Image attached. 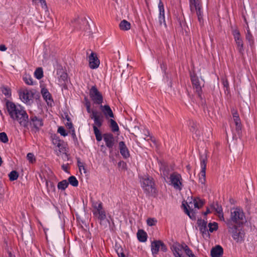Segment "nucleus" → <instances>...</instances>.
I'll list each match as a JSON object with an SVG mask.
<instances>
[{
    "instance_id": "obj_1",
    "label": "nucleus",
    "mask_w": 257,
    "mask_h": 257,
    "mask_svg": "<svg viewBox=\"0 0 257 257\" xmlns=\"http://www.w3.org/2000/svg\"><path fill=\"white\" fill-rule=\"evenodd\" d=\"M6 107L9 114L13 120L18 122L21 126H27L29 117L23 107L12 101H7Z\"/></svg>"
},
{
    "instance_id": "obj_2",
    "label": "nucleus",
    "mask_w": 257,
    "mask_h": 257,
    "mask_svg": "<svg viewBox=\"0 0 257 257\" xmlns=\"http://www.w3.org/2000/svg\"><path fill=\"white\" fill-rule=\"evenodd\" d=\"M245 221V217L242 209L239 207H234L231 209L230 218L226 223L227 227H229V224L231 226H239Z\"/></svg>"
},
{
    "instance_id": "obj_3",
    "label": "nucleus",
    "mask_w": 257,
    "mask_h": 257,
    "mask_svg": "<svg viewBox=\"0 0 257 257\" xmlns=\"http://www.w3.org/2000/svg\"><path fill=\"white\" fill-rule=\"evenodd\" d=\"M203 205V202L199 198L187 202L186 204H182L186 213L192 219H195V214L196 210L201 208Z\"/></svg>"
},
{
    "instance_id": "obj_4",
    "label": "nucleus",
    "mask_w": 257,
    "mask_h": 257,
    "mask_svg": "<svg viewBox=\"0 0 257 257\" xmlns=\"http://www.w3.org/2000/svg\"><path fill=\"white\" fill-rule=\"evenodd\" d=\"M141 186L143 190L148 194H154L156 192L154 183L152 178L148 175H145L141 178Z\"/></svg>"
},
{
    "instance_id": "obj_5",
    "label": "nucleus",
    "mask_w": 257,
    "mask_h": 257,
    "mask_svg": "<svg viewBox=\"0 0 257 257\" xmlns=\"http://www.w3.org/2000/svg\"><path fill=\"white\" fill-rule=\"evenodd\" d=\"M228 231L231 234L233 238L237 242H241L244 239L245 233L243 230L238 229L237 226H231L228 227Z\"/></svg>"
},
{
    "instance_id": "obj_6",
    "label": "nucleus",
    "mask_w": 257,
    "mask_h": 257,
    "mask_svg": "<svg viewBox=\"0 0 257 257\" xmlns=\"http://www.w3.org/2000/svg\"><path fill=\"white\" fill-rule=\"evenodd\" d=\"M207 161V155L204 152L200 156V165L201 171L199 175V180L200 183L204 184L205 182V170H206V162Z\"/></svg>"
},
{
    "instance_id": "obj_7",
    "label": "nucleus",
    "mask_w": 257,
    "mask_h": 257,
    "mask_svg": "<svg viewBox=\"0 0 257 257\" xmlns=\"http://www.w3.org/2000/svg\"><path fill=\"white\" fill-rule=\"evenodd\" d=\"M51 138L52 144L58 148V149L55 150L57 155L59 156L61 153H64L65 147L64 142L60 140L59 138L56 135L52 136Z\"/></svg>"
},
{
    "instance_id": "obj_8",
    "label": "nucleus",
    "mask_w": 257,
    "mask_h": 257,
    "mask_svg": "<svg viewBox=\"0 0 257 257\" xmlns=\"http://www.w3.org/2000/svg\"><path fill=\"white\" fill-rule=\"evenodd\" d=\"M93 210V214L101 220H104L106 218V215L102 208V203L100 202H95L92 204Z\"/></svg>"
},
{
    "instance_id": "obj_9",
    "label": "nucleus",
    "mask_w": 257,
    "mask_h": 257,
    "mask_svg": "<svg viewBox=\"0 0 257 257\" xmlns=\"http://www.w3.org/2000/svg\"><path fill=\"white\" fill-rule=\"evenodd\" d=\"M190 7L192 12H196L200 23L202 22V11L199 0H190Z\"/></svg>"
},
{
    "instance_id": "obj_10",
    "label": "nucleus",
    "mask_w": 257,
    "mask_h": 257,
    "mask_svg": "<svg viewBox=\"0 0 257 257\" xmlns=\"http://www.w3.org/2000/svg\"><path fill=\"white\" fill-rule=\"evenodd\" d=\"M170 181L174 188L181 190L182 188V179L179 174L174 173L170 175Z\"/></svg>"
},
{
    "instance_id": "obj_11",
    "label": "nucleus",
    "mask_w": 257,
    "mask_h": 257,
    "mask_svg": "<svg viewBox=\"0 0 257 257\" xmlns=\"http://www.w3.org/2000/svg\"><path fill=\"white\" fill-rule=\"evenodd\" d=\"M186 246H188L185 244H181L178 243L173 244L171 247V249L175 257H183V252L186 253Z\"/></svg>"
},
{
    "instance_id": "obj_12",
    "label": "nucleus",
    "mask_w": 257,
    "mask_h": 257,
    "mask_svg": "<svg viewBox=\"0 0 257 257\" xmlns=\"http://www.w3.org/2000/svg\"><path fill=\"white\" fill-rule=\"evenodd\" d=\"M166 251L167 247L160 240H155L151 243V251L153 255L158 254L159 251Z\"/></svg>"
},
{
    "instance_id": "obj_13",
    "label": "nucleus",
    "mask_w": 257,
    "mask_h": 257,
    "mask_svg": "<svg viewBox=\"0 0 257 257\" xmlns=\"http://www.w3.org/2000/svg\"><path fill=\"white\" fill-rule=\"evenodd\" d=\"M20 99L25 103H30L33 95L30 91L25 88H22L19 91Z\"/></svg>"
},
{
    "instance_id": "obj_14",
    "label": "nucleus",
    "mask_w": 257,
    "mask_h": 257,
    "mask_svg": "<svg viewBox=\"0 0 257 257\" xmlns=\"http://www.w3.org/2000/svg\"><path fill=\"white\" fill-rule=\"evenodd\" d=\"M232 35L236 43L237 50L240 53L242 54L244 52L243 44L239 31L237 29L233 30Z\"/></svg>"
},
{
    "instance_id": "obj_15",
    "label": "nucleus",
    "mask_w": 257,
    "mask_h": 257,
    "mask_svg": "<svg viewBox=\"0 0 257 257\" xmlns=\"http://www.w3.org/2000/svg\"><path fill=\"white\" fill-rule=\"evenodd\" d=\"M90 117L94 121L93 126L100 127L102 125L103 121V116L100 112L96 110H93L91 111Z\"/></svg>"
},
{
    "instance_id": "obj_16",
    "label": "nucleus",
    "mask_w": 257,
    "mask_h": 257,
    "mask_svg": "<svg viewBox=\"0 0 257 257\" xmlns=\"http://www.w3.org/2000/svg\"><path fill=\"white\" fill-rule=\"evenodd\" d=\"M90 96L94 103L98 104L102 103L103 100L102 96L95 87L93 86L90 89Z\"/></svg>"
},
{
    "instance_id": "obj_17",
    "label": "nucleus",
    "mask_w": 257,
    "mask_h": 257,
    "mask_svg": "<svg viewBox=\"0 0 257 257\" xmlns=\"http://www.w3.org/2000/svg\"><path fill=\"white\" fill-rule=\"evenodd\" d=\"M191 79L194 88L196 91L199 92L201 90V87L203 85V81L199 79L195 74H191Z\"/></svg>"
},
{
    "instance_id": "obj_18",
    "label": "nucleus",
    "mask_w": 257,
    "mask_h": 257,
    "mask_svg": "<svg viewBox=\"0 0 257 257\" xmlns=\"http://www.w3.org/2000/svg\"><path fill=\"white\" fill-rule=\"evenodd\" d=\"M58 83L60 85H63L67 81V74L62 69H58L57 71Z\"/></svg>"
},
{
    "instance_id": "obj_19",
    "label": "nucleus",
    "mask_w": 257,
    "mask_h": 257,
    "mask_svg": "<svg viewBox=\"0 0 257 257\" xmlns=\"http://www.w3.org/2000/svg\"><path fill=\"white\" fill-rule=\"evenodd\" d=\"M89 64L92 69L97 68L99 66V61L95 53L92 52L89 56Z\"/></svg>"
},
{
    "instance_id": "obj_20",
    "label": "nucleus",
    "mask_w": 257,
    "mask_h": 257,
    "mask_svg": "<svg viewBox=\"0 0 257 257\" xmlns=\"http://www.w3.org/2000/svg\"><path fill=\"white\" fill-rule=\"evenodd\" d=\"M42 120L36 116L31 117L30 124L36 131H38L43 125Z\"/></svg>"
},
{
    "instance_id": "obj_21",
    "label": "nucleus",
    "mask_w": 257,
    "mask_h": 257,
    "mask_svg": "<svg viewBox=\"0 0 257 257\" xmlns=\"http://www.w3.org/2000/svg\"><path fill=\"white\" fill-rule=\"evenodd\" d=\"M103 140L107 147L112 148L114 145V139L111 134H105L103 135Z\"/></svg>"
},
{
    "instance_id": "obj_22",
    "label": "nucleus",
    "mask_w": 257,
    "mask_h": 257,
    "mask_svg": "<svg viewBox=\"0 0 257 257\" xmlns=\"http://www.w3.org/2000/svg\"><path fill=\"white\" fill-rule=\"evenodd\" d=\"M233 121L236 125V130L237 132L241 130V121L239 117V115L236 110L233 109L231 110Z\"/></svg>"
},
{
    "instance_id": "obj_23",
    "label": "nucleus",
    "mask_w": 257,
    "mask_h": 257,
    "mask_svg": "<svg viewBox=\"0 0 257 257\" xmlns=\"http://www.w3.org/2000/svg\"><path fill=\"white\" fill-rule=\"evenodd\" d=\"M223 253V248L219 245H216L211 250V255L212 257H221Z\"/></svg>"
},
{
    "instance_id": "obj_24",
    "label": "nucleus",
    "mask_w": 257,
    "mask_h": 257,
    "mask_svg": "<svg viewBox=\"0 0 257 257\" xmlns=\"http://www.w3.org/2000/svg\"><path fill=\"white\" fill-rule=\"evenodd\" d=\"M211 208L212 209V210H214L216 212L218 217L221 220H224L222 208L220 205H219L218 204L216 203L211 205Z\"/></svg>"
},
{
    "instance_id": "obj_25",
    "label": "nucleus",
    "mask_w": 257,
    "mask_h": 257,
    "mask_svg": "<svg viewBox=\"0 0 257 257\" xmlns=\"http://www.w3.org/2000/svg\"><path fill=\"white\" fill-rule=\"evenodd\" d=\"M197 224L199 228V230L202 234H208V230L207 228V221L204 220L199 219L197 221Z\"/></svg>"
},
{
    "instance_id": "obj_26",
    "label": "nucleus",
    "mask_w": 257,
    "mask_h": 257,
    "mask_svg": "<svg viewBox=\"0 0 257 257\" xmlns=\"http://www.w3.org/2000/svg\"><path fill=\"white\" fill-rule=\"evenodd\" d=\"M119 149L120 153L124 158H127L130 156L129 151L123 142L119 143Z\"/></svg>"
},
{
    "instance_id": "obj_27",
    "label": "nucleus",
    "mask_w": 257,
    "mask_h": 257,
    "mask_svg": "<svg viewBox=\"0 0 257 257\" xmlns=\"http://www.w3.org/2000/svg\"><path fill=\"white\" fill-rule=\"evenodd\" d=\"M100 107L106 117H109L111 118L114 117V115L112 112V111L111 109V108L109 105H105L103 106V105H101Z\"/></svg>"
},
{
    "instance_id": "obj_28",
    "label": "nucleus",
    "mask_w": 257,
    "mask_h": 257,
    "mask_svg": "<svg viewBox=\"0 0 257 257\" xmlns=\"http://www.w3.org/2000/svg\"><path fill=\"white\" fill-rule=\"evenodd\" d=\"M41 93L44 99L46 100L48 104L51 105L53 100L51 95L48 90L45 88L41 89Z\"/></svg>"
},
{
    "instance_id": "obj_29",
    "label": "nucleus",
    "mask_w": 257,
    "mask_h": 257,
    "mask_svg": "<svg viewBox=\"0 0 257 257\" xmlns=\"http://www.w3.org/2000/svg\"><path fill=\"white\" fill-rule=\"evenodd\" d=\"M137 237L139 241L145 242L147 240V235L143 230H139L137 233Z\"/></svg>"
},
{
    "instance_id": "obj_30",
    "label": "nucleus",
    "mask_w": 257,
    "mask_h": 257,
    "mask_svg": "<svg viewBox=\"0 0 257 257\" xmlns=\"http://www.w3.org/2000/svg\"><path fill=\"white\" fill-rule=\"evenodd\" d=\"M119 28L123 31H127L130 29L131 24L127 21L124 20L120 23Z\"/></svg>"
},
{
    "instance_id": "obj_31",
    "label": "nucleus",
    "mask_w": 257,
    "mask_h": 257,
    "mask_svg": "<svg viewBox=\"0 0 257 257\" xmlns=\"http://www.w3.org/2000/svg\"><path fill=\"white\" fill-rule=\"evenodd\" d=\"M69 183L66 180H63L58 184V188L59 190H64L68 186Z\"/></svg>"
},
{
    "instance_id": "obj_32",
    "label": "nucleus",
    "mask_w": 257,
    "mask_h": 257,
    "mask_svg": "<svg viewBox=\"0 0 257 257\" xmlns=\"http://www.w3.org/2000/svg\"><path fill=\"white\" fill-rule=\"evenodd\" d=\"M2 93L7 97H10L11 96V89L7 86H3L1 87Z\"/></svg>"
},
{
    "instance_id": "obj_33",
    "label": "nucleus",
    "mask_w": 257,
    "mask_h": 257,
    "mask_svg": "<svg viewBox=\"0 0 257 257\" xmlns=\"http://www.w3.org/2000/svg\"><path fill=\"white\" fill-rule=\"evenodd\" d=\"M35 77L38 79H40L43 77V71L42 68H38L34 72Z\"/></svg>"
},
{
    "instance_id": "obj_34",
    "label": "nucleus",
    "mask_w": 257,
    "mask_h": 257,
    "mask_svg": "<svg viewBox=\"0 0 257 257\" xmlns=\"http://www.w3.org/2000/svg\"><path fill=\"white\" fill-rule=\"evenodd\" d=\"M23 80L25 81V82L26 84H27L28 85H33V78L29 75L25 74L23 76Z\"/></svg>"
},
{
    "instance_id": "obj_35",
    "label": "nucleus",
    "mask_w": 257,
    "mask_h": 257,
    "mask_svg": "<svg viewBox=\"0 0 257 257\" xmlns=\"http://www.w3.org/2000/svg\"><path fill=\"white\" fill-rule=\"evenodd\" d=\"M158 8L159 10V15L160 17H165V11L164 5L161 0H159V3L158 4Z\"/></svg>"
},
{
    "instance_id": "obj_36",
    "label": "nucleus",
    "mask_w": 257,
    "mask_h": 257,
    "mask_svg": "<svg viewBox=\"0 0 257 257\" xmlns=\"http://www.w3.org/2000/svg\"><path fill=\"white\" fill-rule=\"evenodd\" d=\"M68 183H69L72 186L74 187H76L78 185V182L77 180L76 179V177L73 176H72L68 178Z\"/></svg>"
},
{
    "instance_id": "obj_37",
    "label": "nucleus",
    "mask_w": 257,
    "mask_h": 257,
    "mask_svg": "<svg viewBox=\"0 0 257 257\" xmlns=\"http://www.w3.org/2000/svg\"><path fill=\"white\" fill-rule=\"evenodd\" d=\"M208 227H209L208 231L213 232L214 231L217 229L218 224L216 222L210 223L208 224Z\"/></svg>"
},
{
    "instance_id": "obj_38",
    "label": "nucleus",
    "mask_w": 257,
    "mask_h": 257,
    "mask_svg": "<svg viewBox=\"0 0 257 257\" xmlns=\"http://www.w3.org/2000/svg\"><path fill=\"white\" fill-rule=\"evenodd\" d=\"M110 127L113 132H117L119 130L117 123L112 119L110 120Z\"/></svg>"
},
{
    "instance_id": "obj_39",
    "label": "nucleus",
    "mask_w": 257,
    "mask_h": 257,
    "mask_svg": "<svg viewBox=\"0 0 257 257\" xmlns=\"http://www.w3.org/2000/svg\"><path fill=\"white\" fill-rule=\"evenodd\" d=\"M9 176L11 181H14L17 179L19 175L17 171H13L9 174Z\"/></svg>"
},
{
    "instance_id": "obj_40",
    "label": "nucleus",
    "mask_w": 257,
    "mask_h": 257,
    "mask_svg": "<svg viewBox=\"0 0 257 257\" xmlns=\"http://www.w3.org/2000/svg\"><path fill=\"white\" fill-rule=\"evenodd\" d=\"M27 159L31 163H34L36 162V158L33 153H29L27 155Z\"/></svg>"
},
{
    "instance_id": "obj_41",
    "label": "nucleus",
    "mask_w": 257,
    "mask_h": 257,
    "mask_svg": "<svg viewBox=\"0 0 257 257\" xmlns=\"http://www.w3.org/2000/svg\"><path fill=\"white\" fill-rule=\"evenodd\" d=\"M8 136L5 133L3 132L0 133V141L4 143H6L8 142Z\"/></svg>"
},
{
    "instance_id": "obj_42",
    "label": "nucleus",
    "mask_w": 257,
    "mask_h": 257,
    "mask_svg": "<svg viewBox=\"0 0 257 257\" xmlns=\"http://www.w3.org/2000/svg\"><path fill=\"white\" fill-rule=\"evenodd\" d=\"M78 166L79 167V169L81 173L83 172V173H86V170L85 168L84 164L82 162H81L80 161H78Z\"/></svg>"
},
{
    "instance_id": "obj_43",
    "label": "nucleus",
    "mask_w": 257,
    "mask_h": 257,
    "mask_svg": "<svg viewBox=\"0 0 257 257\" xmlns=\"http://www.w3.org/2000/svg\"><path fill=\"white\" fill-rule=\"evenodd\" d=\"M186 254L189 257H196L194 254L193 253L192 250L189 248L188 246H186Z\"/></svg>"
},
{
    "instance_id": "obj_44",
    "label": "nucleus",
    "mask_w": 257,
    "mask_h": 257,
    "mask_svg": "<svg viewBox=\"0 0 257 257\" xmlns=\"http://www.w3.org/2000/svg\"><path fill=\"white\" fill-rule=\"evenodd\" d=\"M147 224L149 226H153L155 225L157 222V220L154 218H149L147 219Z\"/></svg>"
},
{
    "instance_id": "obj_45",
    "label": "nucleus",
    "mask_w": 257,
    "mask_h": 257,
    "mask_svg": "<svg viewBox=\"0 0 257 257\" xmlns=\"http://www.w3.org/2000/svg\"><path fill=\"white\" fill-rule=\"evenodd\" d=\"M58 132L64 137L67 136V134L66 133L65 129L63 127H59L58 129Z\"/></svg>"
},
{
    "instance_id": "obj_46",
    "label": "nucleus",
    "mask_w": 257,
    "mask_h": 257,
    "mask_svg": "<svg viewBox=\"0 0 257 257\" xmlns=\"http://www.w3.org/2000/svg\"><path fill=\"white\" fill-rule=\"evenodd\" d=\"M33 2L36 4L40 3L43 8L46 7V3L45 0H33Z\"/></svg>"
},
{
    "instance_id": "obj_47",
    "label": "nucleus",
    "mask_w": 257,
    "mask_h": 257,
    "mask_svg": "<svg viewBox=\"0 0 257 257\" xmlns=\"http://www.w3.org/2000/svg\"><path fill=\"white\" fill-rule=\"evenodd\" d=\"M159 22L160 25L163 24L165 27H166L167 25L165 22V17H160L159 16Z\"/></svg>"
},
{
    "instance_id": "obj_48",
    "label": "nucleus",
    "mask_w": 257,
    "mask_h": 257,
    "mask_svg": "<svg viewBox=\"0 0 257 257\" xmlns=\"http://www.w3.org/2000/svg\"><path fill=\"white\" fill-rule=\"evenodd\" d=\"M98 127H99L97 126H93L94 133L95 136L99 135L101 134L99 130H98Z\"/></svg>"
},
{
    "instance_id": "obj_49",
    "label": "nucleus",
    "mask_w": 257,
    "mask_h": 257,
    "mask_svg": "<svg viewBox=\"0 0 257 257\" xmlns=\"http://www.w3.org/2000/svg\"><path fill=\"white\" fill-rule=\"evenodd\" d=\"M66 125L72 132H74V128L73 127V125L72 123L69 121V119H68V121L66 122Z\"/></svg>"
},
{
    "instance_id": "obj_50",
    "label": "nucleus",
    "mask_w": 257,
    "mask_h": 257,
    "mask_svg": "<svg viewBox=\"0 0 257 257\" xmlns=\"http://www.w3.org/2000/svg\"><path fill=\"white\" fill-rule=\"evenodd\" d=\"M62 168L65 172H68V164L62 165Z\"/></svg>"
},
{
    "instance_id": "obj_51",
    "label": "nucleus",
    "mask_w": 257,
    "mask_h": 257,
    "mask_svg": "<svg viewBox=\"0 0 257 257\" xmlns=\"http://www.w3.org/2000/svg\"><path fill=\"white\" fill-rule=\"evenodd\" d=\"M86 108H87V111L88 113H91V111L93 110H91L90 109V104L89 103H86Z\"/></svg>"
},
{
    "instance_id": "obj_52",
    "label": "nucleus",
    "mask_w": 257,
    "mask_h": 257,
    "mask_svg": "<svg viewBox=\"0 0 257 257\" xmlns=\"http://www.w3.org/2000/svg\"><path fill=\"white\" fill-rule=\"evenodd\" d=\"M7 49V47L4 45H0V51H5Z\"/></svg>"
},
{
    "instance_id": "obj_53",
    "label": "nucleus",
    "mask_w": 257,
    "mask_h": 257,
    "mask_svg": "<svg viewBox=\"0 0 257 257\" xmlns=\"http://www.w3.org/2000/svg\"><path fill=\"white\" fill-rule=\"evenodd\" d=\"M46 184V185H47L48 188L49 187V184H50V186L51 187V188L52 189H54V185L52 183H51L50 182H49L47 181Z\"/></svg>"
},
{
    "instance_id": "obj_54",
    "label": "nucleus",
    "mask_w": 257,
    "mask_h": 257,
    "mask_svg": "<svg viewBox=\"0 0 257 257\" xmlns=\"http://www.w3.org/2000/svg\"><path fill=\"white\" fill-rule=\"evenodd\" d=\"M96 139L97 141H100L102 140L101 134L95 136Z\"/></svg>"
},
{
    "instance_id": "obj_55",
    "label": "nucleus",
    "mask_w": 257,
    "mask_h": 257,
    "mask_svg": "<svg viewBox=\"0 0 257 257\" xmlns=\"http://www.w3.org/2000/svg\"><path fill=\"white\" fill-rule=\"evenodd\" d=\"M147 134L148 135L146 134L145 136H146V137H144V139L145 140H149V139H147V137H149L150 136V134H149V132H147Z\"/></svg>"
},
{
    "instance_id": "obj_56",
    "label": "nucleus",
    "mask_w": 257,
    "mask_h": 257,
    "mask_svg": "<svg viewBox=\"0 0 257 257\" xmlns=\"http://www.w3.org/2000/svg\"><path fill=\"white\" fill-rule=\"evenodd\" d=\"M246 39H248L249 41H250V39H251V36H250L249 34H248L247 36H246Z\"/></svg>"
},
{
    "instance_id": "obj_57",
    "label": "nucleus",
    "mask_w": 257,
    "mask_h": 257,
    "mask_svg": "<svg viewBox=\"0 0 257 257\" xmlns=\"http://www.w3.org/2000/svg\"><path fill=\"white\" fill-rule=\"evenodd\" d=\"M211 211L210 210V209H208L207 211L204 213V215H207L208 213H210Z\"/></svg>"
},
{
    "instance_id": "obj_58",
    "label": "nucleus",
    "mask_w": 257,
    "mask_h": 257,
    "mask_svg": "<svg viewBox=\"0 0 257 257\" xmlns=\"http://www.w3.org/2000/svg\"><path fill=\"white\" fill-rule=\"evenodd\" d=\"M119 257H125L124 254L123 253H120L118 254Z\"/></svg>"
},
{
    "instance_id": "obj_59",
    "label": "nucleus",
    "mask_w": 257,
    "mask_h": 257,
    "mask_svg": "<svg viewBox=\"0 0 257 257\" xmlns=\"http://www.w3.org/2000/svg\"><path fill=\"white\" fill-rule=\"evenodd\" d=\"M9 257H15L14 255H13L11 252L9 253Z\"/></svg>"
},
{
    "instance_id": "obj_60",
    "label": "nucleus",
    "mask_w": 257,
    "mask_h": 257,
    "mask_svg": "<svg viewBox=\"0 0 257 257\" xmlns=\"http://www.w3.org/2000/svg\"><path fill=\"white\" fill-rule=\"evenodd\" d=\"M65 156L68 159V156H67V155L66 154H65Z\"/></svg>"
}]
</instances>
